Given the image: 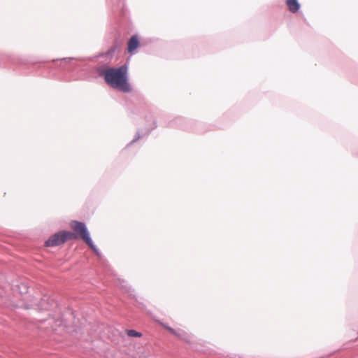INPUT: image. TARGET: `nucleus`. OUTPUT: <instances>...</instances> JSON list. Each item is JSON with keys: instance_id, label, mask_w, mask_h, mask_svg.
Segmentation results:
<instances>
[{"instance_id": "obj_1", "label": "nucleus", "mask_w": 358, "mask_h": 358, "mask_svg": "<svg viewBox=\"0 0 358 358\" xmlns=\"http://www.w3.org/2000/svg\"><path fill=\"white\" fill-rule=\"evenodd\" d=\"M98 74L104 78L106 83L121 92L129 93L132 88L129 83L128 66L122 64L117 68L108 67L106 69H98Z\"/></svg>"}, {"instance_id": "obj_2", "label": "nucleus", "mask_w": 358, "mask_h": 358, "mask_svg": "<svg viewBox=\"0 0 358 358\" xmlns=\"http://www.w3.org/2000/svg\"><path fill=\"white\" fill-rule=\"evenodd\" d=\"M13 290L16 296H21L22 301H24L25 303L21 306H24L27 309L36 306L40 310H53L58 306L57 301L49 296H43L38 303H36L35 298L29 294V287L25 282L13 285Z\"/></svg>"}, {"instance_id": "obj_3", "label": "nucleus", "mask_w": 358, "mask_h": 358, "mask_svg": "<svg viewBox=\"0 0 358 358\" xmlns=\"http://www.w3.org/2000/svg\"><path fill=\"white\" fill-rule=\"evenodd\" d=\"M76 234L69 231L62 230L52 235L45 242L47 247H55L64 243L68 240L76 238Z\"/></svg>"}, {"instance_id": "obj_4", "label": "nucleus", "mask_w": 358, "mask_h": 358, "mask_svg": "<svg viewBox=\"0 0 358 358\" xmlns=\"http://www.w3.org/2000/svg\"><path fill=\"white\" fill-rule=\"evenodd\" d=\"M70 225L73 231L78 234L84 241L91 237L85 223L73 220Z\"/></svg>"}, {"instance_id": "obj_5", "label": "nucleus", "mask_w": 358, "mask_h": 358, "mask_svg": "<svg viewBox=\"0 0 358 358\" xmlns=\"http://www.w3.org/2000/svg\"><path fill=\"white\" fill-rule=\"evenodd\" d=\"M164 327L169 330L171 334L176 336L180 339L185 341L186 343H191L193 340L194 337L192 334L186 332L185 331L182 329H174L171 327L164 326Z\"/></svg>"}, {"instance_id": "obj_6", "label": "nucleus", "mask_w": 358, "mask_h": 358, "mask_svg": "<svg viewBox=\"0 0 358 358\" xmlns=\"http://www.w3.org/2000/svg\"><path fill=\"white\" fill-rule=\"evenodd\" d=\"M140 42L137 35H133L128 41L127 50L129 52H133L139 46Z\"/></svg>"}, {"instance_id": "obj_7", "label": "nucleus", "mask_w": 358, "mask_h": 358, "mask_svg": "<svg viewBox=\"0 0 358 358\" xmlns=\"http://www.w3.org/2000/svg\"><path fill=\"white\" fill-rule=\"evenodd\" d=\"M117 285L120 286L124 292L128 293L130 296L135 297L134 290L129 285L126 280L119 279Z\"/></svg>"}, {"instance_id": "obj_8", "label": "nucleus", "mask_w": 358, "mask_h": 358, "mask_svg": "<svg viewBox=\"0 0 358 358\" xmlns=\"http://www.w3.org/2000/svg\"><path fill=\"white\" fill-rule=\"evenodd\" d=\"M286 3L291 13H295L300 9L301 5L297 0H287Z\"/></svg>"}, {"instance_id": "obj_9", "label": "nucleus", "mask_w": 358, "mask_h": 358, "mask_svg": "<svg viewBox=\"0 0 358 358\" xmlns=\"http://www.w3.org/2000/svg\"><path fill=\"white\" fill-rule=\"evenodd\" d=\"M85 242L97 255H100V252L96 248V245L94 244L91 237H90L89 239L85 240Z\"/></svg>"}, {"instance_id": "obj_10", "label": "nucleus", "mask_w": 358, "mask_h": 358, "mask_svg": "<svg viewBox=\"0 0 358 358\" xmlns=\"http://www.w3.org/2000/svg\"><path fill=\"white\" fill-rule=\"evenodd\" d=\"M116 48H117L116 45L112 46L105 53L103 54V56L112 57L114 55V53L116 50Z\"/></svg>"}, {"instance_id": "obj_11", "label": "nucleus", "mask_w": 358, "mask_h": 358, "mask_svg": "<svg viewBox=\"0 0 358 358\" xmlns=\"http://www.w3.org/2000/svg\"><path fill=\"white\" fill-rule=\"evenodd\" d=\"M127 335L131 337H140L141 336V333L134 329H130L127 331Z\"/></svg>"}, {"instance_id": "obj_12", "label": "nucleus", "mask_w": 358, "mask_h": 358, "mask_svg": "<svg viewBox=\"0 0 358 358\" xmlns=\"http://www.w3.org/2000/svg\"><path fill=\"white\" fill-rule=\"evenodd\" d=\"M76 59L74 57H66V58H62L60 61V65H64L67 63H70L73 60H76Z\"/></svg>"}, {"instance_id": "obj_13", "label": "nucleus", "mask_w": 358, "mask_h": 358, "mask_svg": "<svg viewBox=\"0 0 358 358\" xmlns=\"http://www.w3.org/2000/svg\"><path fill=\"white\" fill-rule=\"evenodd\" d=\"M140 138H141V135H140V134L138 132V133L135 135V136H134V138H133V140H132V141H131L128 144V146H129V145H131V144H133V143H134L135 142H136V141H137Z\"/></svg>"}]
</instances>
